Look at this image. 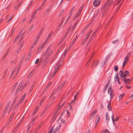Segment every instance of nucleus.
Wrapping results in <instances>:
<instances>
[{
    "label": "nucleus",
    "mask_w": 133,
    "mask_h": 133,
    "mask_svg": "<svg viewBox=\"0 0 133 133\" xmlns=\"http://www.w3.org/2000/svg\"><path fill=\"white\" fill-rule=\"evenodd\" d=\"M61 126V125L60 124H55L53 128L48 133H52V132H53V133H55L59 129Z\"/></svg>",
    "instance_id": "f257e3e1"
},
{
    "label": "nucleus",
    "mask_w": 133,
    "mask_h": 133,
    "mask_svg": "<svg viewBox=\"0 0 133 133\" xmlns=\"http://www.w3.org/2000/svg\"><path fill=\"white\" fill-rule=\"evenodd\" d=\"M130 54L129 53L126 56L123 62V64L122 66L123 67L124 66L125 64L128 61L129 58V57H130Z\"/></svg>",
    "instance_id": "f03ea898"
},
{
    "label": "nucleus",
    "mask_w": 133,
    "mask_h": 133,
    "mask_svg": "<svg viewBox=\"0 0 133 133\" xmlns=\"http://www.w3.org/2000/svg\"><path fill=\"white\" fill-rule=\"evenodd\" d=\"M109 1H107L104 4L103 8L104 9H105V10L106 11L107 9H108L110 5L109 4Z\"/></svg>",
    "instance_id": "7ed1b4c3"
},
{
    "label": "nucleus",
    "mask_w": 133,
    "mask_h": 133,
    "mask_svg": "<svg viewBox=\"0 0 133 133\" xmlns=\"http://www.w3.org/2000/svg\"><path fill=\"white\" fill-rule=\"evenodd\" d=\"M64 103H63L61 106H60V104H59L58 105V107L56 108V110L55 111V113L54 114V116L55 117L57 115V113L59 109H60L64 104Z\"/></svg>",
    "instance_id": "20e7f679"
},
{
    "label": "nucleus",
    "mask_w": 133,
    "mask_h": 133,
    "mask_svg": "<svg viewBox=\"0 0 133 133\" xmlns=\"http://www.w3.org/2000/svg\"><path fill=\"white\" fill-rule=\"evenodd\" d=\"M10 104V102H9L7 105V107L5 108L4 109L3 111V113L2 115V116H3L5 114L6 112V111L8 109V107H9V106Z\"/></svg>",
    "instance_id": "39448f33"
},
{
    "label": "nucleus",
    "mask_w": 133,
    "mask_h": 133,
    "mask_svg": "<svg viewBox=\"0 0 133 133\" xmlns=\"http://www.w3.org/2000/svg\"><path fill=\"white\" fill-rule=\"evenodd\" d=\"M100 0H96L94 2V5L95 6H98L100 4Z\"/></svg>",
    "instance_id": "423d86ee"
},
{
    "label": "nucleus",
    "mask_w": 133,
    "mask_h": 133,
    "mask_svg": "<svg viewBox=\"0 0 133 133\" xmlns=\"http://www.w3.org/2000/svg\"><path fill=\"white\" fill-rule=\"evenodd\" d=\"M119 75L121 77V79L122 80V78L123 79L125 78L124 74L122 70H121L119 72Z\"/></svg>",
    "instance_id": "0eeeda50"
},
{
    "label": "nucleus",
    "mask_w": 133,
    "mask_h": 133,
    "mask_svg": "<svg viewBox=\"0 0 133 133\" xmlns=\"http://www.w3.org/2000/svg\"><path fill=\"white\" fill-rule=\"evenodd\" d=\"M96 112V111H94L91 113L89 117L90 119H91L94 117Z\"/></svg>",
    "instance_id": "6e6552de"
},
{
    "label": "nucleus",
    "mask_w": 133,
    "mask_h": 133,
    "mask_svg": "<svg viewBox=\"0 0 133 133\" xmlns=\"http://www.w3.org/2000/svg\"><path fill=\"white\" fill-rule=\"evenodd\" d=\"M100 116L98 115L96 117V119L95 121V126L96 127V125L99 122L100 120Z\"/></svg>",
    "instance_id": "1a4fd4ad"
},
{
    "label": "nucleus",
    "mask_w": 133,
    "mask_h": 133,
    "mask_svg": "<svg viewBox=\"0 0 133 133\" xmlns=\"http://www.w3.org/2000/svg\"><path fill=\"white\" fill-rule=\"evenodd\" d=\"M112 91L111 88L110 87H109L108 89V92L110 96V98L111 99L112 97L111 95L112 93Z\"/></svg>",
    "instance_id": "9d476101"
},
{
    "label": "nucleus",
    "mask_w": 133,
    "mask_h": 133,
    "mask_svg": "<svg viewBox=\"0 0 133 133\" xmlns=\"http://www.w3.org/2000/svg\"><path fill=\"white\" fill-rule=\"evenodd\" d=\"M65 81H64L60 85L59 87L57 88L58 91L59 90H61L63 87L64 86V84L65 83Z\"/></svg>",
    "instance_id": "9b49d317"
},
{
    "label": "nucleus",
    "mask_w": 133,
    "mask_h": 133,
    "mask_svg": "<svg viewBox=\"0 0 133 133\" xmlns=\"http://www.w3.org/2000/svg\"><path fill=\"white\" fill-rule=\"evenodd\" d=\"M23 83H24V82L23 81H22L21 83L19 84V85L18 86L17 90H16V93H17L19 91V89H20L21 87L22 86V85L23 84Z\"/></svg>",
    "instance_id": "f8f14e48"
},
{
    "label": "nucleus",
    "mask_w": 133,
    "mask_h": 133,
    "mask_svg": "<svg viewBox=\"0 0 133 133\" xmlns=\"http://www.w3.org/2000/svg\"><path fill=\"white\" fill-rule=\"evenodd\" d=\"M119 78L118 76V74H117L115 76V81L116 83L118 82V83L119 84H120V82L119 81Z\"/></svg>",
    "instance_id": "ddd939ff"
},
{
    "label": "nucleus",
    "mask_w": 133,
    "mask_h": 133,
    "mask_svg": "<svg viewBox=\"0 0 133 133\" xmlns=\"http://www.w3.org/2000/svg\"><path fill=\"white\" fill-rule=\"evenodd\" d=\"M26 95V94H25L21 97L18 103V104H19L24 100Z\"/></svg>",
    "instance_id": "4468645a"
},
{
    "label": "nucleus",
    "mask_w": 133,
    "mask_h": 133,
    "mask_svg": "<svg viewBox=\"0 0 133 133\" xmlns=\"http://www.w3.org/2000/svg\"><path fill=\"white\" fill-rule=\"evenodd\" d=\"M37 39H36L35 41L34 42V43H33V44H32V45L31 46V47L30 48V50H31L32 48H33L34 46L36 44H37Z\"/></svg>",
    "instance_id": "2eb2a0df"
},
{
    "label": "nucleus",
    "mask_w": 133,
    "mask_h": 133,
    "mask_svg": "<svg viewBox=\"0 0 133 133\" xmlns=\"http://www.w3.org/2000/svg\"><path fill=\"white\" fill-rule=\"evenodd\" d=\"M111 99L108 103V108L109 110L110 111L111 110V108L110 105L111 103Z\"/></svg>",
    "instance_id": "dca6fc26"
},
{
    "label": "nucleus",
    "mask_w": 133,
    "mask_h": 133,
    "mask_svg": "<svg viewBox=\"0 0 133 133\" xmlns=\"http://www.w3.org/2000/svg\"><path fill=\"white\" fill-rule=\"evenodd\" d=\"M122 80L125 81L126 82L128 83H129L131 82V80L129 79H127L125 78L123 79L122 78Z\"/></svg>",
    "instance_id": "f3484780"
},
{
    "label": "nucleus",
    "mask_w": 133,
    "mask_h": 133,
    "mask_svg": "<svg viewBox=\"0 0 133 133\" xmlns=\"http://www.w3.org/2000/svg\"><path fill=\"white\" fill-rule=\"evenodd\" d=\"M78 21H77L74 24V25L73 26L72 28V29H71V31L72 32L73 31V30L75 28V27L76 26V25L77 23H78Z\"/></svg>",
    "instance_id": "a211bd4d"
},
{
    "label": "nucleus",
    "mask_w": 133,
    "mask_h": 133,
    "mask_svg": "<svg viewBox=\"0 0 133 133\" xmlns=\"http://www.w3.org/2000/svg\"><path fill=\"white\" fill-rule=\"evenodd\" d=\"M15 101H14L13 102L12 104V105H11V106L10 107L9 110L8 111V113H9L10 112V111H11V110L12 109V108L14 106V104H15Z\"/></svg>",
    "instance_id": "6ab92c4d"
},
{
    "label": "nucleus",
    "mask_w": 133,
    "mask_h": 133,
    "mask_svg": "<svg viewBox=\"0 0 133 133\" xmlns=\"http://www.w3.org/2000/svg\"><path fill=\"white\" fill-rule=\"evenodd\" d=\"M124 75L125 76H128L129 75V73L127 70L125 71L124 72Z\"/></svg>",
    "instance_id": "aec40b11"
},
{
    "label": "nucleus",
    "mask_w": 133,
    "mask_h": 133,
    "mask_svg": "<svg viewBox=\"0 0 133 133\" xmlns=\"http://www.w3.org/2000/svg\"><path fill=\"white\" fill-rule=\"evenodd\" d=\"M105 118L107 122L108 123L109 121V115L108 114H107L106 115Z\"/></svg>",
    "instance_id": "412c9836"
},
{
    "label": "nucleus",
    "mask_w": 133,
    "mask_h": 133,
    "mask_svg": "<svg viewBox=\"0 0 133 133\" xmlns=\"http://www.w3.org/2000/svg\"><path fill=\"white\" fill-rule=\"evenodd\" d=\"M67 51H68V50H65V51L64 52V53L63 54V55H62V56L61 57V58H62V59L65 56L66 53L67 52Z\"/></svg>",
    "instance_id": "4be33fe9"
},
{
    "label": "nucleus",
    "mask_w": 133,
    "mask_h": 133,
    "mask_svg": "<svg viewBox=\"0 0 133 133\" xmlns=\"http://www.w3.org/2000/svg\"><path fill=\"white\" fill-rule=\"evenodd\" d=\"M43 49V47H41V46H39V48H38V50H37V51H39V52H40Z\"/></svg>",
    "instance_id": "5701e85b"
},
{
    "label": "nucleus",
    "mask_w": 133,
    "mask_h": 133,
    "mask_svg": "<svg viewBox=\"0 0 133 133\" xmlns=\"http://www.w3.org/2000/svg\"><path fill=\"white\" fill-rule=\"evenodd\" d=\"M43 49V47H41V46H39V48H38V50H37V51H39V52H40Z\"/></svg>",
    "instance_id": "b1692460"
},
{
    "label": "nucleus",
    "mask_w": 133,
    "mask_h": 133,
    "mask_svg": "<svg viewBox=\"0 0 133 133\" xmlns=\"http://www.w3.org/2000/svg\"><path fill=\"white\" fill-rule=\"evenodd\" d=\"M34 17H35V16L33 15H32L31 17V18L30 21L29 22V23H30L32 21V20L34 18Z\"/></svg>",
    "instance_id": "393cba45"
},
{
    "label": "nucleus",
    "mask_w": 133,
    "mask_h": 133,
    "mask_svg": "<svg viewBox=\"0 0 133 133\" xmlns=\"http://www.w3.org/2000/svg\"><path fill=\"white\" fill-rule=\"evenodd\" d=\"M22 31H21L19 33V34H18V35L16 37V38L15 39V40H17L18 38L20 37L21 36V34H22Z\"/></svg>",
    "instance_id": "a878e982"
},
{
    "label": "nucleus",
    "mask_w": 133,
    "mask_h": 133,
    "mask_svg": "<svg viewBox=\"0 0 133 133\" xmlns=\"http://www.w3.org/2000/svg\"><path fill=\"white\" fill-rule=\"evenodd\" d=\"M39 108V107L38 106H37L35 110L34 111L33 113V115H34L36 113V112H37V110L38 109V108Z\"/></svg>",
    "instance_id": "bb28decb"
},
{
    "label": "nucleus",
    "mask_w": 133,
    "mask_h": 133,
    "mask_svg": "<svg viewBox=\"0 0 133 133\" xmlns=\"http://www.w3.org/2000/svg\"><path fill=\"white\" fill-rule=\"evenodd\" d=\"M89 25H90V24H88L86 26V27L85 28V29H84V30L82 31V32H81L82 34L84 33V31L86 30V29H87V28L89 26Z\"/></svg>",
    "instance_id": "cd10ccee"
},
{
    "label": "nucleus",
    "mask_w": 133,
    "mask_h": 133,
    "mask_svg": "<svg viewBox=\"0 0 133 133\" xmlns=\"http://www.w3.org/2000/svg\"><path fill=\"white\" fill-rule=\"evenodd\" d=\"M111 118V119H112V122H113V124H115V121H114V115L113 114L112 115Z\"/></svg>",
    "instance_id": "c85d7f7f"
},
{
    "label": "nucleus",
    "mask_w": 133,
    "mask_h": 133,
    "mask_svg": "<svg viewBox=\"0 0 133 133\" xmlns=\"http://www.w3.org/2000/svg\"><path fill=\"white\" fill-rule=\"evenodd\" d=\"M57 55V53H56L52 59L51 60L52 61H53L56 58Z\"/></svg>",
    "instance_id": "c756f323"
},
{
    "label": "nucleus",
    "mask_w": 133,
    "mask_h": 133,
    "mask_svg": "<svg viewBox=\"0 0 133 133\" xmlns=\"http://www.w3.org/2000/svg\"><path fill=\"white\" fill-rule=\"evenodd\" d=\"M60 66V64L58 65H56V66H55V68L56 69V70H57L59 68Z\"/></svg>",
    "instance_id": "7c9ffc66"
},
{
    "label": "nucleus",
    "mask_w": 133,
    "mask_h": 133,
    "mask_svg": "<svg viewBox=\"0 0 133 133\" xmlns=\"http://www.w3.org/2000/svg\"><path fill=\"white\" fill-rule=\"evenodd\" d=\"M34 71H32L29 74V77H31L33 75V74L34 73Z\"/></svg>",
    "instance_id": "2f4dec72"
},
{
    "label": "nucleus",
    "mask_w": 133,
    "mask_h": 133,
    "mask_svg": "<svg viewBox=\"0 0 133 133\" xmlns=\"http://www.w3.org/2000/svg\"><path fill=\"white\" fill-rule=\"evenodd\" d=\"M91 32H92V31H90L88 32V33L87 34V37H86V38L85 39V40H86V39H87L88 37L91 34Z\"/></svg>",
    "instance_id": "473e14b6"
},
{
    "label": "nucleus",
    "mask_w": 133,
    "mask_h": 133,
    "mask_svg": "<svg viewBox=\"0 0 133 133\" xmlns=\"http://www.w3.org/2000/svg\"><path fill=\"white\" fill-rule=\"evenodd\" d=\"M32 125V123H30V124L28 126L27 130L28 131L30 129V127H31V126Z\"/></svg>",
    "instance_id": "72a5a7b5"
},
{
    "label": "nucleus",
    "mask_w": 133,
    "mask_h": 133,
    "mask_svg": "<svg viewBox=\"0 0 133 133\" xmlns=\"http://www.w3.org/2000/svg\"><path fill=\"white\" fill-rule=\"evenodd\" d=\"M17 83H18V82H16L15 84L14 85V86L12 88V89H13V90H14L15 89V87H16V86L17 85Z\"/></svg>",
    "instance_id": "f704fd0d"
},
{
    "label": "nucleus",
    "mask_w": 133,
    "mask_h": 133,
    "mask_svg": "<svg viewBox=\"0 0 133 133\" xmlns=\"http://www.w3.org/2000/svg\"><path fill=\"white\" fill-rule=\"evenodd\" d=\"M71 27L70 26L68 29L67 31H66V34L67 35V34L69 33V31L70 30V29H71Z\"/></svg>",
    "instance_id": "c9c22d12"
},
{
    "label": "nucleus",
    "mask_w": 133,
    "mask_h": 133,
    "mask_svg": "<svg viewBox=\"0 0 133 133\" xmlns=\"http://www.w3.org/2000/svg\"><path fill=\"white\" fill-rule=\"evenodd\" d=\"M83 9V7L82 6L81 7V8L79 9V10L78 11V12L79 14L81 12L82 10Z\"/></svg>",
    "instance_id": "e433bc0d"
},
{
    "label": "nucleus",
    "mask_w": 133,
    "mask_h": 133,
    "mask_svg": "<svg viewBox=\"0 0 133 133\" xmlns=\"http://www.w3.org/2000/svg\"><path fill=\"white\" fill-rule=\"evenodd\" d=\"M34 26V25H32L29 28V30L31 31L32 29Z\"/></svg>",
    "instance_id": "4c0bfd02"
},
{
    "label": "nucleus",
    "mask_w": 133,
    "mask_h": 133,
    "mask_svg": "<svg viewBox=\"0 0 133 133\" xmlns=\"http://www.w3.org/2000/svg\"><path fill=\"white\" fill-rule=\"evenodd\" d=\"M76 37L77 36H76V37L71 42L72 43L74 44L75 42V41L77 39Z\"/></svg>",
    "instance_id": "58836bf2"
},
{
    "label": "nucleus",
    "mask_w": 133,
    "mask_h": 133,
    "mask_svg": "<svg viewBox=\"0 0 133 133\" xmlns=\"http://www.w3.org/2000/svg\"><path fill=\"white\" fill-rule=\"evenodd\" d=\"M106 11L104 10V12H102V13L100 15L101 17H102L103 16Z\"/></svg>",
    "instance_id": "ea45409f"
},
{
    "label": "nucleus",
    "mask_w": 133,
    "mask_h": 133,
    "mask_svg": "<svg viewBox=\"0 0 133 133\" xmlns=\"http://www.w3.org/2000/svg\"><path fill=\"white\" fill-rule=\"evenodd\" d=\"M118 39H117L115 41H113L112 42V43L114 44H115L117 42H118Z\"/></svg>",
    "instance_id": "a19ab883"
},
{
    "label": "nucleus",
    "mask_w": 133,
    "mask_h": 133,
    "mask_svg": "<svg viewBox=\"0 0 133 133\" xmlns=\"http://www.w3.org/2000/svg\"><path fill=\"white\" fill-rule=\"evenodd\" d=\"M80 14L78 12L77 14L75 16V17L74 18V19H76V17H77Z\"/></svg>",
    "instance_id": "79ce46f5"
},
{
    "label": "nucleus",
    "mask_w": 133,
    "mask_h": 133,
    "mask_svg": "<svg viewBox=\"0 0 133 133\" xmlns=\"http://www.w3.org/2000/svg\"><path fill=\"white\" fill-rule=\"evenodd\" d=\"M109 82L108 83V84H107V85L105 87L104 89V91L106 90H107V87H108V86L109 85Z\"/></svg>",
    "instance_id": "37998d69"
},
{
    "label": "nucleus",
    "mask_w": 133,
    "mask_h": 133,
    "mask_svg": "<svg viewBox=\"0 0 133 133\" xmlns=\"http://www.w3.org/2000/svg\"><path fill=\"white\" fill-rule=\"evenodd\" d=\"M64 11L63 10H61L60 12L59 13V15H61L64 12Z\"/></svg>",
    "instance_id": "c03bdc74"
},
{
    "label": "nucleus",
    "mask_w": 133,
    "mask_h": 133,
    "mask_svg": "<svg viewBox=\"0 0 133 133\" xmlns=\"http://www.w3.org/2000/svg\"><path fill=\"white\" fill-rule=\"evenodd\" d=\"M66 112L67 113V115L68 116V117H69L70 115V113L69 112V111L68 110H66Z\"/></svg>",
    "instance_id": "a18cd8bd"
},
{
    "label": "nucleus",
    "mask_w": 133,
    "mask_h": 133,
    "mask_svg": "<svg viewBox=\"0 0 133 133\" xmlns=\"http://www.w3.org/2000/svg\"><path fill=\"white\" fill-rule=\"evenodd\" d=\"M57 71V70H56V69H55V71H54V75H52V76H51V77H53L54 75L55 74L56 72Z\"/></svg>",
    "instance_id": "49530a36"
},
{
    "label": "nucleus",
    "mask_w": 133,
    "mask_h": 133,
    "mask_svg": "<svg viewBox=\"0 0 133 133\" xmlns=\"http://www.w3.org/2000/svg\"><path fill=\"white\" fill-rule=\"evenodd\" d=\"M50 46H49L47 48V49L46 51V53H47L48 52V51H49V50L50 49Z\"/></svg>",
    "instance_id": "de8ad7c7"
},
{
    "label": "nucleus",
    "mask_w": 133,
    "mask_h": 133,
    "mask_svg": "<svg viewBox=\"0 0 133 133\" xmlns=\"http://www.w3.org/2000/svg\"><path fill=\"white\" fill-rule=\"evenodd\" d=\"M108 1H109V4L110 5H111V4L113 2V0H108Z\"/></svg>",
    "instance_id": "09e8293b"
},
{
    "label": "nucleus",
    "mask_w": 133,
    "mask_h": 133,
    "mask_svg": "<svg viewBox=\"0 0 133 133\" xmlns=\"http://www.w3.org/2000/svg\"><path fill=\"white\" fill-rule=\"evenodd\" d=\"M23 38V35L21 36V37L20 38V39L19 41H18V43H19L20 41H22V40Z\"/></svg>",
    "instance_id": "8fccbe9b"
},
{
    "label": "nucleus",
    "mask_w": 133,
    "mask_h": 133,
    "mask_svg": "<svg viewBox=\"0 0 133 133\" xmlns=\"http://www.w3.org/2000/svg\"><path fill=\"white\" fill-rule=\"evenodd\" d=\"M124 95V94H123L120 95L119 96V99L122 98Z\"/></svg>",
    "instance_id": "3c124183"
},
{
    "label": "nucleus",
    "mask_w": 133,
    "mask_h": 133,
    "mask_svg": "<svg viewBox=\"0 0 133 133\" xmlns=\"http://www.w3.org/2000/svg\"><path fill=\"white\" fill-rule=\"evenodd\" d=\"M22 122V120H21V121L19 122V123L18 124V127H17V129H18V127L20 125L21 123Z\"/></svg>",
    "instance_id": "603ef678"
},
{
    "label": "nucleus",
    "mask_w": 133,
    "mask_h": 133,
    "mask_svg": "<svg viewBox=\"0 0 133 133\" xmlns=\"http://www.w3.org/2000/svg\"><path fill=\"white\" fill-rule=\"evenodd\" d=\"M41 35V33H39L38 35H37V39H37L38 40V38Z\"/></svg>",
    "instance_id": "864d4df0"
},
{
    "label": "nucleus",
    "mask_w": 133,
    "mask_h": 133,
    "mask_svg": "<svg viewBox=\"0 0 133 133\" xmlns=\"http://www.w3.org/2000/svg\"><path fill=\"white\" fill-rule=\"evenodd\" d=\"M118 69V66H115L114 67V70L115 71H117Z\"/></svg>",
    "instance_id": "5fc2aeb1"
},
{
    "label": "nucleus",
    "mask_w": 133,
    "mask_h": 133,
    "mask_svg": "<svg viewBox=\"0 0 133 133\" xmlns=\"http://www.w3.org/2000/svg\"><path fill=\"white\" fill-rule=\"evenodd\" d=\"M78 94V92H77L76 93V94L75 96H74V101H75V100H76V97L77 96V95Z\"/></svg>",
    "instance_id": "6e6d98bb"
},
{
    "label": "nucleus",
    "mask_w": 133,
    "mask_h": 133,
    "mask_svg": "<svg viewBox=\"0 0 133 133\" xmlns=\"http://www.w3.org/2000/svg\"><path fill=\"white\" fill-rule=\"evenodd\" d=\"M39 61V59L38 58L36 60L35 62V63L36 64H37L38 63V62Z\"/></svg>",
    "instance_id": "4d7b16f0"
},
{
    "label": "nucleus",
    "mask_w": 133,
    "mask_h": 133,
    "mask_svg": "<svg viewBox=\"0 0 133 133\" xmlns=\"http://www.w3.org/2000/svg\"><path fill=\"white\" fill-rule=\"evenodd\" d=\"M106 130L105 129V130H102L101 131V133H106Z\"/></svg>",
    "instance_id": "13d9d810"
},
{
    "label": "nucleus",
    "mask_w": 133,
    "mask_h": 133,
    "mask_svg": "<svg viewBox=\"0 0 133 133\" xmlns=\"http://www.w3.org/2000/svg\"><path fill=\"white\" fill-rule=\"evenodd\" d=\"M44 99L43 98L42 99L41 101L40 102L39 104L40 105L42 104L43 102L44 101Z\"/></svg>",
    "instance_id": "bf43d9fd"
},
{
    "label": "nucleus",
    "mask_w": 133,
    "mask_h": 133,
    "mask_svg": "<svg viewBox=\"0 0 133 133\" xmlns=\"http://www.w3.org/2000/svg\"><path fill=\"white\" fill-rule=\"evenodd\" d=\"M61 121L62 123H65V121L63 119H62L61 120Z\"/></svg>",
    "instance_id": "052dcab7"
},
{
    "label": "nucleus",
    "mask_w": 133,
    "mask_h": 133,
    "mask_svg": "<svg viewBox=\"0 0 133 133\" xmlns=\"http://www.w3.org/2000/svg\"><path fill=\"white\" fill-rule=\"evenodd\" d=\"M52 51H50L48 54V57L49 56H50V55L52 54Z\"/></svg>",
    "instance_id": "680f3d73"
},
{
    "label": "nucleus",
    "mask_w": 133,
    "mask_h": 133,
    "mask_svg": "<svg viewBox=\"0 0 133 133\" xmlns=\"http://www.w3.org/2000/svg\"><path fill=\"white\" fill-rule=\"evenodd\" d=\"M99 11V10H98L97 11V12L95 14V15L94 17H96V16L98 15Z\"/></svg>",
    "instance_id": "e2e57ef3"
},
{
    "label": "nucleus",
    "mask_w": 133,
    "mask_h": 133,
    "mask_svg": "<svg viewBox=\"0 0 133 133\" xmlns=\"http://www.w3.org/2000/svg\"><path fill=\"white\" fill-rule=\"evenodd\" d=\"M62 21L60 23L58 26L59 27H60L61 26V25H62Z\"/></svg>",
    "instance_id": "0e129e2a"
},
{
    "label": "nucleus",
    "mask_w": 133,
    "mask_h": 133,
    "mask_svg": "<svg viewBox=\"0 0 133 133\" xmlns=\"http://www.w3.org/2000/svg\"><path fill=\"white\" fill-rule=\"evenodd\" d=\"M119 118L118 117H117L115 118L114 120V121H117L119 119Z\"/></svg>",
    "instance_id": "69168bd1"
},
{
    "label": "nucleus",
    "mask_w": 133,
    "mask_h": 133,
    "mask_svg": "<svg viewBox=\"0 0 133 133\" xmlns=\"http://www.w3.org/2000/svg\"><path fill=\"white\" fill-rule=\"evenodd\" d=\"M38 10V9H36V10L33 12V13L32 15H34V14H35V13L36 12V11H37Z\"/></svg>",
    "instance_id": "338daca9"
},
{
    "label": "nucleus",
    "mask_w": 133,
    "mask_h": 133,
    "mask_svg": "<svg viewBox=\"0 0 133 133\" xmlns=\"http://www.w3.org/2000/svg\"><path fill=\"white\" fill-rule=\"evenodd\" d=\"M133 97V94L131 95L129 97V98L130 99H131Z\"/></svg>",
    "instance_id": "774afa93"
}]
</instances>
